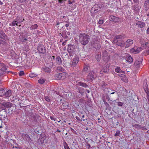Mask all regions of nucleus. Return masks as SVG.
Wrapping results in <instances>:
<instances>
[{"label":"nucleus","instance_id":"nucleus-1","mask_svg":"<svg viewBox=\"0 0 149 149\" xmlns=\"http://www.w3.org/2000/svg\"><path fill=\"white\" fill-rule=\"evenodd\" d=\"M79 41L83 45H86L89 40V36L87 34L82 33L79 35Z\"/></svg>","mask_w":149,"mask_h":149},{"label":"nucleus","instance_id":"nucleus-2","mask_svg":"<svg viewBox=\"0 0 149 149\" xmlns=\"http://www.w3.org/2000/svg\"><path fill=\"white\" fill-rule=\"evenodd\" d=\"M68 74L67 73L63 72L55 74L54 77L57 80H63L68 77Z\"/></svg>","mask_w":149,"mask_h":149},{"label":"nucleus","instance_id":"nucleus-3","mask_svg":"<svg viewBox=\"0 0 149 149\" xmlns=\"http://www.w3.org/2000/svg\"><path fill=\"white\" fill-rule=\"evenodd\" d=\"M67 50L68 52L70 54V56L72 55L75 51V47L74 46L71 45L68 46L67 48Z\"/></svg>","mask_w":149,"mask_h":149},{"label":"nucleus","instance_id":"nucleus-4","mask_svg":"<svg viewBox=\"0 0 149 149\" xmlns=\"http://www.w3.org/2000/svg\"><path fill=\"white\" fill-rule=\"evenodd\" d=\"M94 72L93 71H91L87 76L86 81H93V79H94Z\"/></svg>","mask_w":149,"mask_h":149},{"label":"nucleus","instance_id":"nucleus-5","mask_svg":"<svg viewBox=\"0 0 149 149\" xmlns=\"http://www.w3.org/2000/svg\"><path fill=\"white\" fill-rule=\"evenodd\" d=\"M141 50V47H138L136 49L134 47L130 50V52L131 53L136 54L139 53Z\"/></svg>","mask_w":149,"mask_h":149},{"label":"nucleus","instance_id":"nucleus-6","mask_svg":"<svg viewBox=\"0 0 149 149\" xmlns=\"http://www.w3.org/2000/svg\"><path fill=\"white\" fill-rule=\"evenodd\" d=\"M99 8V7L97 5H94L91 10V13L92 14L95 13L98 11Z\"/></svg>","mask_w":149,"mask_h":149},{"label":"nucleus","instance_id":"nucleus-7","mask_svg":"<svg viewBox=\"0 0 149 149\" xmlns=\"http://www.w3.org/2000/svg\"><path fill=\"white\" fill-rule=\"evenodd\" d=\"M79 58L78 57H75L72 61V66L74 67L79 62Z\"/></svg>","mask_w":149,"mask_h":149},{"label":"nucleus","instance_id":"nucleus-8","mask_svg":"<svg viewBox=\"0 0 149 149\" xmlns=\"http://www.w3.org/2000/svg\"><path fill=\"white\" fill-rule=\"evenodd\" d=\"M124 57H126L127 59H126V61L127 62L131 63L133 61V59L132 57L128 54H125Z\"/></svg>","mask_w":149,"mask_h":149},{"label":"nucleus","instance_id":"nucleus-9","mask_svg":"<svg viewBox=\"0 0 149 149\" xmlns=\"http://www.w3.org/2000/svg\"><path fill=\"white\" fill-rule=\"evenodd\" d=\"M133 43V40L131 39L127 40L125 43V47L127 48L129 47Z\"/></svg>","mask_w":149,"mask_h":149},{"label":"nucleus","instance_id":"nucleus-10","mask_svg":"<svg viewBox=\"0 0 149 149\" xmlns=\"http://www.w3.org/2000/svg\"><path fill=\"white\" fill-rule=\"evenodd\" d=\"M39 52L40 53H43L45 52V49L44 46L42 45H39L38 48Z\"/></svg>","mask_w":149,"mask_h":149},{"label":"nucleus","instance_id":"nucleus-11","mask_svg":"<svg viewBox=\"0 0 149 149\" xmlns=\"http://www.w3.org/2000/svg\"><path fill=\"white\" fill-rule=\"evenodd\" d=\"M136 25L138 26L139 27L142 28L144 27L146 24H145L141 21H138L136 24Z\"/></svg>","mask_w":149,"mask_h":149},{"label":"nucleus","instance_id":"nucleus-12","mask_svg":"<svg viewBox=\"0 0 149 149\" xmlns=\"http://www.w3.org/2000/svg\"><path fill=\"white\" fill-rule=\"evenodd\" d=\"M109 19L111 21H113L116 22H118L119 18L117 17L113 16H111L109 17Z\"/></svg>","mask_w":149,"mask_h":149},{"label":"nucleus","instance_id":"nucleus-13","mask_svg":"<svg viewBox=\"0 0 149 149\" xmlns=\"http://www.w3.org/2000/svg\"><path fill=\"white\" fill-rule=\"evenodd\" d=\"M22 137L24 140H26L28 141H30L31 139L29 136L26 134H24L22 135Z\"/></svg>","mask_w":149,"mask_h":149},{"label":"nucleus","instance_id":"nucleus-14","mask_svg":"<svg viewBox=\"0 0 149 149\" xmlns=\"http://www.w3.org/2000/svg\"><path fill=\"white\" fill-rule=\"evenodd\" d=\"M11 92L10 90H8L7 91L3 93V97H9L11 95Z\"/></svg>","mask_w":149,"mask_h":149},{"label":"nucleus","instance_id":"nucleus-15","mask_svg":"<svg viewBox=\"0 0 149 149\" xmlns=\"http://www.w3.org/2000/svg\"><path fill=\"white\" fill-rule=\"evenodd\" d=\"M56 63L58 65H60L62 64L61 59L59 56H57L56 58Z\"/></svg>","mask_w":149,"mask_h":149},{"label":"nucleus","instance_id":"nucleus-16","mask_svg":"<svg viewBox=\"0 0 149 149\" xmlns=\"http://www.w3.org/2000/svg\"><path fill=\"white\" fill-rule=\"evenodd\" d=\"M122 76L121 77V80L125 82H127L128 81V79L127 77L124 75L121 74Z\"/></svg>","mask_w":149,"mask_h":149},{"label":"nucleus","instance_id":"nucleus-17","mask_svg":"<svg viewBox=\"0 0 149 149\" xmlns=\"http://www.w3.org/2000/svg\"><path fill=\"white\" fill-rule=\"evenodd\" d=\"M3 105L6 108H9L11 106V103L8 102L3 103Z\"/></svg>","mask_w":149,"mask_h":149},{"label":"nucleus","instance_id":"nucleus-18","mask_svg":"<svg viewBox=\"0 0 149 149\" xmlns=\"http://www.w3.org/2000/svg\"><path fill=\"white\" fill-rule=\"evenodd\" d=\"M77 84L79 86H82L85 88H86L88 86L87 85L86 83L81 82H78V83Z\"/></svg>","mask_w":149,"mask_h":149},{"label":"nucleus","instance_id":"nucleus-19","mask_svg":"<svg viewBox=\"0 0 149 149\" xmlns=\"http://www.w3.org/2000/svg\"><path fill=\"white\" fill-rule=\"evenodd\" d=\"M54 58H55V57L54 56H52V57H51V56L49 57L48 58V59L49 60V62L47 61V63H52L53 60H54Z\"/></svg>","mask_w":149,"mask_h":149},{"label":"nucleus","instance_id":"nucleus-20","mask_svg":"<svg viewBox=\"0 0 149 149\" xmlns=\"http://www.w3.org/2000/svg\"><path fill=\"white\" fill-rule=\"evenodd\" d=\"M149 46V42H146L144 44H143L141 45L143 49L146 48Z\"/></svg>","mask_w":149,"mask_h":149},{"label":"nucleus","instance_id":"nucleus-21","mask_svg":"<svg viewBox=\"0 0 149 149\" xmlns=\"http://www.w3.org/2000/svg\"><path fill=\"white\" fill-rule=\"evenodd\" d=\"M108 71V68L107 67H104L100 71V73L101 74H102L103 72L105 73Z\"/></svg>","mask_w":149,"mask_h":149},{"label":"nucleus","instance_id":"nucleus-22","mask_svg":"<svg viewBox=\"0 0 149 149\" xmlns=\"http://www.w3.org/2000/svg\"><path fill=\"white\" fill-rule=\"evenodd\" d=\"M16 20L17 21L18 23L19 24L22 22L23 20H24V19H22V18H20L19 17H17Z\"/></svg>","mask_w":149,"mask_h":149},{"label":"nucleus","instance_id":"nucleus-23","mask_svg":"<svg viewBox=\"0 0 149 149\" xmlns=\"http://www.w3.org/2000/svg\"><path fill=\"white\" fill-rule=\"evenodd\" d=\"M122 38V36L121 35H118L116 36L114 38V40L113 41V42H115L117 41V39H121Z\"/></svg>","mask_w":149,"mask_h":149},{"label":"nucleus","instance_id":"nucleus-24","mask_svg":"<svg viewBox=\"0 0 149 149\" xmlns=\"http://www.w3.org/2000/svg\"><path fill=\"white\" fill-rule=\"evenodd\" d=\"M46 79H45L41 78L38 80V82L40 84H42L45 82Z\"/></svg>","mask_w":149,"mask_h":149},{"label":"nucleus","instance_id":"nucleus-25","mask_svg":"<svg viewBox=\"0 0 149 149\" xmlns=\"http://www.w3.org/2000/svg\"><path fill=\"white\" fill-rule=\"evenodd\" d=\"M17 24H18V23H17V21H16V20L15 21L14 20V21H13V22L12 23L10 24H9V25L10 26H15V25H17Z\"/></svg>","mask_w":149,"mask_h":149},{"label":"nucleus","instance_id":"nucleus-26","mask_svg":"<svg viewBox=\"0 0 149 149\" xmlns=\"http://www.w3.org/2000/svg\"><path fill=\"white\" fill-rule=\"evenodd\" d=\"M6 68H3L0 69V74H3L6 71Z\"/></svg>","mask_w":149,"mask_h":149},{"label":"nucleus","instance_id":"nucleus-27","mask_svg":"<svg viewBox=\"0 0 149 149\" xmlns=\"http://www.w3.org/2000/svg\"><path fill=\"white\" fill-rule=\"evenodd\" d=\"M115 71L118 73H123L124 72H123L120 69V68L117 67L115 70Z\"/></svg>","mask_w":149,"mask_h":149},{"label":"nucleus","instance_id":"nucleus-28","mask_svg":"<svg viewBox=\"0 0 149 149\" xmlns=\"http://www.w3.org/2000/svg\"><path fill=\"white\" fill-rule=\"evenodd\" d=\"M135 126L137 128H139L143 130H146V129L144 126L141 127V125H135Z\"/></svg>","mask_w":149,"mask_h":149},{"label":"nucleus","instance_id":"nucleus-29","mask_svg":"<svg viewBox=\"0 0 149 149\" xmlns=\"http://www.w3.org/2000/svg\"><path fill=\"white\" fill-rule=\"evenodd\" d=\"M141 63V61H136L135 62L134 65L137 67H139V65Z\"/></svg>","mask_w":149,"mask_h":149},{"label":"nucleus","instance_id":"nucleus-30","mask_svg":"<svg viewBox=\"0 0 149 149\" xmlns=\"http://www.w3.org/2000/svg\"><path fill=\"white\" fill-rule=\"evenodd\" d=\"M61 36L62 37L65 39H67L68 36L66 35L65 32H64L62 33Z\"/></svg>","mask_w":149,"mask_h":149},{"label":"nucleus","instance_id":"nucleus-31","mask_svg":"<svg viewBox=\"0 0 149 149\" xmlns=\"http://www.w3.org/2000/svg\"><path fill=\"white\" fill-rule=\"evenodd\" d=\"M38 25L36 24H35L34 25L31 26L30 28L31 29L33 30L36 29Z\"/></svg>","mask_w":149,"mask_h":149},{"label":"nucleus","instance_id":"nucleus-32","mask_svg":"<svg viewBox=\"0 0 149 149\" xmlns=\"http://www.w3.org/2000/svg\"><path fill=\"white\" fill-rule=\"evenodd\" d=\"M89 67L88 65H85L83 69V71H87L89 69Z\"/></svg>","mask_w":149,"mask_h":149},{"label":"nucleus","instance_id":"nucleus-33","mask_svg":"<svg viewBox=\"0 0 149 149\" xmlns=\"http://www.w3.org/2000/svg\"><path fill=\"white\" fill-rule=\"evenodd\" d=\"M43 70L46 72H48L50 71V68L48 67L43 68Z\"/></svg>","mask_w":149,"mask_h":149},{"label":"nucleus","instance_id":"nucleus-34","mask_svg":"<svg viewBox=\"0 0 149 149\" xmlns=\"http://www.w3.org/2000/svg\"><path fill=\"white\" fill-rule=\"evenodd\" d=\"M64 147L65 149H70L68 146L66 142L64 143Z\"/></svg>","mask_w":149,"mask_h":149},{"label":"nucleus","instance_id":"nucleus-35","mask_svg":"<svg viewBox=\"0 0 149 149\" xmlns=\"http://www.w3.org/2000/svg\"><path fill=\"white\" fill-rule=\"evenodd\" d=\"M37 75L36 74H35L33 73H31L29 74V76L31 78H33V77H36L37 76Z\"/></svg>","mask_w":149,"mask_h":149},{"label":"nucleus","instance_id":"nucleus-36","mask_svg":"<svg viewBox=\"0 0 149 149\" xmlns=\"http://www.w3.org/2000/svg\"><path fill=\"white\" fill-rule=\"evenodd\" d=\"M5 93L4 90L3 89L0 90V96H3V93Z\"/></svg>","mask_w":149,"mask_h":149},{"label":"nucleus","instance_id":"nucleus-37","mask_svg":"<svg viewBox=\"0 0 149 149\" xmlns=\"http://www.w3.org/2000/svg\"><path fill=\"white\" fill-rule=\"evenodd\" d=\"M57 70L60 71H63V68L61 66L58 67L57 68Z\"/></svg>","mask_w":149,"mask_h":149},{"label":"nucleus","instance_id":"nucleus-38","mask_svg":"<svg viewBox=\"0 0 149 149\" xmlns=\"http://www.w3.org/2000/svg\"><path fill=\"white\" fill-rule=\"evenodd\" d=\"M24 50L26 52L28 51L29 50V47L27 45H26L24 48Z\"/></svg>","mask_w":149,"mask_h":149},{"label":"nucleus","instance_id":"nucleus-39","mask_svg":"<svg viewBox=\"0 0 149 149\" xmlns=\"http://www.w3.org/2000/svg\"><path fill=\"white\" fill-rule=\"evenodd\" d=\"M120 132L119 130H118L116 131L115 134L114 135L115 136H119L120 134Z\"/></svg>","mask_w":149,"mask_h":149},{"label":"nucleus","instance_id":"nucleus-40","mask_svg":"<svg viewBox=\"0 0 149 149\" xmlns=\"http://www.w3.org/2000/svg\"><path fill=\"white\" fill-rule=\"evenodd\" d=\"M149 4V0L146 1L144 3L145 6L147 7Z\"/></svg>","mask_w":149,"mask_h":149},{"label":"nucleus","instance_id":"nucleus-41","mask_svg":"<svg viewBox=\"0 0 149 149\" xmlns=\"http://www.w3.org/2000/svg\"><path fill=\"white\" fill-rule=\"evenodd\" d=\"M123 104V103L121 102H119L118 103V105L119 106H122Z\"/></svg>","mask_w":149,"mask_h":149},{"label":"nucleus","instance_id":"nucleus-42","mask_svg":"<svg viewBox=\"0 0 149 149\" xmlns=\"http://www.w3.org/2000/svg\"><path fill=\"white\" fill-rule=\"evenodd\" d=\"M24 74V72L23 71H20L19 73V76H22Z\"/></svg>","mask_w":149,"mask_h":149},{"label":"nucleus","instance_id":"nucleus-43","mask_svg":"<svg viewBox=\"0 0 149 149\" xmlns=\"http://www.w3.org/2000/svg\"><path fill=\"white\" fill-rule=\"evenodd\" d=\"M98 23L99 24H102L103 23V20L101 19H100Z\"/></svg>","mask_w":149,"mask_h":149},{"label":"nucleus","instance_id":"nucleus-44","mask_svg":"<svg viewBox=\"0 0 149 149\" xmlns=\"http://www.w3.org/2000/svg\"><path fill=\"white\" fill-rule=\"evenodd\" d=\"M50 118L52 120H53L54 121H56V119L54 118V117L52 116H51L50 117Z\"/></svg>","mask_w":149,"mask_h":149},{"label":"nucleus","instance_id":"nucleus-45","mask_svg":"<svg viewBox=\"0 0 149 149\" xmlns=\"http://www.w3.org/2000/svg\"><path fill=\"white\" fill-rule=\"evenodd\" d=\"M45 100L48 101V102H49V97H45Z\"/></svg>","mask_w":149,"mask_h":149},{"label":"nucleus","instance_id":"nucleus-46","mask_svg":"<svg viewBox=\"0 0 149 149\" xmlns=\"http://www.w3.org/2000/svg\"><path fill=\"white\" fill-rule=\"evenodd\" d=\"M146 33H147V34H149V27L147 29V30Z\"/></svg>","mask_w":149,"mask_h":149},{"label":"nucleus","instance_id":"nucleus-47","mask_svg":"<svg viewBox=\"0 0 149 149\" xmlns=\"http://www.w3.org/2000/svg\"><path fill=\"white\" fill-rule=\"evenodd\" d=\"M74 2H72L71 1H68V3L69 4H72V3H73Z\"/></svg>","mask_w":149,"mask_h":149},{"label":"nucleus","instance_id":"nucleus-48","mask_svg":"<svg viewBox=\"0 0 149 149\" xmlns=\"http://www.w3.org/2000/svg\"><path fill=\"white\" fill-rule=\"evenodd\" d=\"M26 0H19L20 2H23L26 1Z\"/></svg>","mask_w":149,"mask_h":149},{"label":"nucleus","instance_id":"nucleus-49","mask_svg":"<svg viewBox=\"0 0 149 149\" xmlns=\"http://www.w3.org/2000/svg\"><path fill=\"white\" fill-rule=\"evenodd\" d=\"M144 88L146 90H148V88L147 87V85L146 86H145V87H144Z\"/></svg>","mask_w":149,"mask_h":149},{"label":"nucleus","instance_id":"nucleus-50","mask_svg":"<svg viewBox=\"0 0 149 149\" xmlns=\"http://www.w3.org/2000/svg\"><path fill=\"white\" fill-rule=\"evenodd\" d=\"M69 26V24H66L65 25V26L66 27H68V26Z\"/></svg>","mask_w":149,"mask_h":149},{"label":"nucleus","instance_id":"nucleus-51","mask_svg":"<svg viewBox=\"0 0 149 149\" xmlns=\"http://www.w3.org/2000/svg\"><path fill=\"white\" fill-rule=\"evenodd\" d=\"M87 145L88 146V148H89L90 147V145L89 144H87Z\"/></svg>","mask_w":149,"mask_h":149},{"label":"nucleus","instance_id":"nucleus-52","mask_svg":"<svg viewBox=\"0 0 149 149\" xmlns=\"http://www.w3.org/2000/svg\"><path fill=\"white\" fill-rule=\"evenodd\" d=\"M76 119H77V120H79V118L78 116H76Z\"/></svg>","mask_w":149,"mask_h":149},{"label":"nucleus","instance_id":"nucleus-53","mask_svg":"<svg viewBox=\"0 0 149 149\" xmlns=\"http://www.w3.org/2000/svg\"><path fill=\"white\" fill-rule=\"evenodd\" d=\"M3 4V3L0 0V5H2Z\"/></svg>","mask_w":149,"mask_h":149},{"label":"nucleus","instance_id":"nucleus-54","mask_svg":"<svg viewBox=\"0 0 149 149\" xmlns=\"http://www.w3.org/2000/svg\"><path fill=\"white\" fill-rule=\"evenodd\" d=\"M67 34L68 35H70V32H67Z\"/></svg>","mask_w":149,"mask_h":149},{"label":"nucleus","instance_id":"nucleus-55","mask_svg":"<svg viewBox=\"0 0 149 149\" xmlns=\"http://www.w3.org/2000/svg\"><path fill=\"white\" fill-rule=\"evenodd\" d=\"M134 1L135 2H137L138 1V0H134Z\"/></svg>","mask_w":149,"mask_h":149},{"label":"nucleus","instance_id":"nucleus-56","mask_svg":"<svg viewBox=\"0 0 149 149\" xmlns=\"http://www.w3.org/2000/svg\"><path fill=\"white\" fill-rule=\"evenodd\" d=\"M119 45L121 46V47H123L124 46V45H123L122 44V43H121V44L120 45Z\"/></svg>","mask_w":149,"mask_h":149},{"label":"nucleus","instance_id":"nucleus-57","mask_svg":"<svg viewBox=\"0 0 149 149\" xmlns=\"http://www.w3.org/2000/svg\"><path fill=\"white\" fill-rule=\"evenodd\" d=\"M65 45V43H64V42H63V43H62V45Z\"/></svg>","mask_w":149,"mask_h":149},{"label":"nucleus","instance_id":"nucleus-58","mask_svg":"<svg viewBox=\"0 0 149 149\" xmlns=\"http://www.w3.org/2000/svg\"><path fill=\"white\" fill-rule=\"evenodd\" d=\"M115 93V92H113L110 93V94H113Z\"/></svg>","mask_w":149,"mask_h":149},{"label":"nucleus","instance_id":"nucleus-59","mask_svg":"<svg viewBox=\"0 0 149 149\" xmlns=\"http://www.w3.org/2000/svg\"><path fill=\"white\" fill-rule=\"evenodd\" d=\"M100 59L99 58V59H97V61H100Z\"/></svg>","mask_w":149,"mask_h":149},{"label":"nucleus","instance_id":"nucleus-60","mask_svg":"<svg viewBox=\"0 0 149 149\" xmlns=\"http://www.w3.org/2000/svg\"><path fill=\"white\" fill-rule=\"evenodd\" d=\"M87 92H88V93H89V91L88 90H87Z\"/></svg>","mask_w":149,"mask_h":149},{"label":"nucleus","instance_id":"nucleus-61","mask_svg":"<svg viewBox=\"0 0 149 149\" xmlns=\"http://www.w3.org/2000/svg\"><path fill=\"white\" fill-rule=\"evenodd\" d=\"M2 127V126H0V128Z\"/></svg>","mask_w":149,"mask_h":149},{"label":"nucleus","instance_id":"nucleus-62","mask_svg":"<svg viewBox=\"0 0 149 149\" xmlns=\"http://www.w3.org/2000/svg\"><path fill=\"white\" fill-rule=\"evenodd\" d=\"M59 0V1L60 2H61V1H62V0Z\"/></svg>","mask_w":149,"mask_h":149},{"label":"nucleus","instance_id":"nucleus-63","mask_svg":"<svg viewBox=\"0 0 149 149\" xmlns=\"http://www.w3.org/2000/svg\"><path fill=\"white\" fill-rule=\"evenodd\" d=\"M84 115L82 116V117L83 118L84 117Z\"/></svg>","mask_w":149,"mask_h":149},{"label":"nucleus","instance_id":"nucleus-64","mask_svg":"<svg viewBox=\"0 0 149 149\" xmlns=\"http://www.w3.org/2000/svg\"><path fill=\"white\" fill-rule=\"evenodd\" d=\"M1 84V81L0 80V84Z\"/></svg>","mask_w":149,"mask_h":149}]
</instances>
